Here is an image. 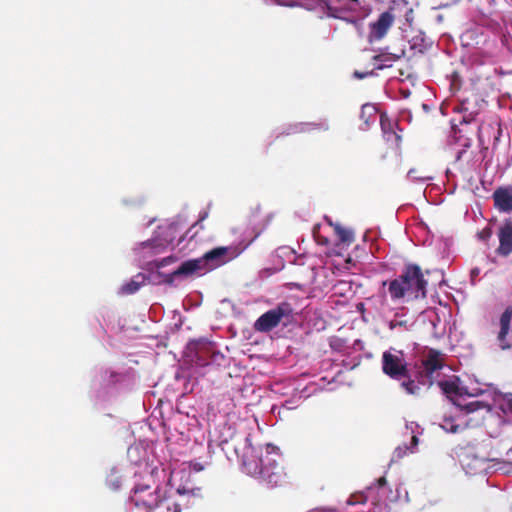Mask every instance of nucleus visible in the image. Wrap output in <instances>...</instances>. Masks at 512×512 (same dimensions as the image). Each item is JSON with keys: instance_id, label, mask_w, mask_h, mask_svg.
Masks as SVG:
<instances>
[{"instance_id": "obj_19", "label": "nucleus", "mask_w": 512, "mask_h": 512, "mask_svg": "<svg viewBox=\"0 0 512 512\" xmlns=\"http://www.w3.org/2000/svg\"><path fill=\"white\" fill-rule=\"evenodd\" d=\"M313 129L327 131L329 129V125L326 121H321L319 123H297L294 125H290L289 128L283 133L289 135L294 133L306 132Z\"/></svg>"}, {"instance_id": "obj_34", "label": "nucleus", "mask_w": 512, "mask_h": 512, "mask_svg": "<svg viewBox=\"0 0 512 512\" xmlns=\"http://www.w3.org/2000/svg\"><path fill=\"white\" fill-rule=\"evenodd\" d=\"M361 502H363L362 496H351L347 501V503L350 505H355V504L361 503Z\"/></svg>"}, {"instance_id": "obj_26", "label": "nucleus", "mask_w": 512, "mask_h": 512, "mask_svg": "<svg viewBox=\"0 0 512 512\" xmlns=\"http://www.w3.org/2000/svg\"><path fill=\"white\" fill-rule=\"evenodd\" d=\"M107 485L114 491L121 487V476L118 474V470L116 468H113L108 475Z\"/></svg>"}, {"instance_id": "obj_11", "label": "nucleus", "mask_w": 512, "mask_h": 512, "mask_svg": "<svg viewBox=\"0 0 512 512\" xmlns=\"http://www.w3.org/2000/svg\"><path fill=\"white\" fill-rule=\"evenodd\" d=\"M420 320L426 326V329L436 338L442 337L446 333L447 323L442 320L439 313L434 309L426 310L420 317Z\"/></svg>"}, {"instance_id": "obj_22", "label": "nucleus", "mask_w": 512, "mask_h": 512, "mask_svg": "<svg viewBox=\"0 0 512 512\" xmlns=\"http://www.w3.org/2000/svg\"><path fill=\"white\" fill-rule=\"evenodd\" d=\"M391 13H402L404 14L405 20L408 24L413 21V9L409 5L407 0H393L389 7Z\"/></svg>"}, {"instance_id": "obj_36", "label": "nucleus", "mask_w": 512, "mask_h": 512, "mask_svg": "<svg viewBox=\"0 0 512 512\" xmlns=\"http://www.w3.org/2000/svg\"><path fill=\"white\" fill-rule=\"evenodd\" d=\"M385 483H386L385 478H380V479H379V484H380V485H384Z\"/></svg>"}, {"instance_id": "obj_38", "label": "nucleus", "mask_w": 512, "mask_h": 512, "mask_svg": "<svg viewBox=\"0 0 512 512\" xmlns=\"http://www.w3.org/2000/svg\"><path fill=\"white\" fill-rule=\"evenodd\" d=\"M472 273H473L474 275H477L478 270H473V271H472Z\"/></svg>"}, {"instance_id": "obj_9", "label": "nucleus", "mask_w": 512, "mask_h": 512, "mask_svg": "<svg viewBox=\"0 0 512 512\" xmlns=\"http://www.w3.org/2000/svg\"><path fill=\"white\" fill-rule=\"evenodd\" d=\"M395 17L396 14L391 13L390 9L382 12L377 20L369 24L368 41L373 43L383 39L392 27Z\"/></svg>"}, {"instance_id": "obj_10", "label": "nucleus", "mask_w": 512, "mask_h": 512, "mask_svg": "<svg viewBox=\"0 0 512 512\" xmlns=\"http://www.w3.org/2000/svg\"><path fill=\"white\" fill-rule=\"evenodd\" d=\"M460 463L466 474L476 475L486 471V459L477 456L472 450L467 449L460 455Z\"/></svg>"}, {"instance_id": "obj_4", "label": "nucleus", "mask_w": 512, "mask_h": 512, "mask_svg": "<svg viewBox=\"0 0 512 512\" xmlns=\"http://www.w3.org/2000/svg\"><path fill=\"white\" fill-rule=\"evenodd\" d=\"M247 246L248 244L242 247L227 246L214 248L205 253L202 257L186 260L176 269H173L168 273H162V282L172 284L177 279L190 276H202L236 258L247 248Z\"/></svg>"}, {"instance_id": "obj_33", "label": "nucleus", "mask_w": 512, "mask_h": 512, "mask_svg": "<svg viewBox=\"0 0 512 512\" xmlns=\"http://www.w3.org/2000/svg\"><path fill=\"white\" fill-rule=\"evenodd\" d=\"M372 75H374V72H373V71L365 72V73H361V72H359V71H355V72H354V77H355V78H358V79H364V78H366V77H368V76H372Z\"/></svg>"}, {"instance_id": "obj_7", "label": "nucleus", "mask_w": 512, "mask_h": 512, "mask_svg": "<svg viewBox=\"0 0 512 512\" xmlns=\"http://www.w3.org/2000/svg\"><path fill=\"white\" fill-rule=\"evenodd\" d=\"M186 357L195 366L205 367L218 363L223 355L216 351L214 344L207 340L190 341L186 346Z\"/></svg>"}, {"instance_id": "obj_42", "label": "nucleus", "mask_w": 512, "mask_h": 512, "mask_svg": "<svg viewBox=\"0 0 512 512\" xmlns=\"http://www.w3.org/2000/svg\"><path fill=\"white\" fill-rule=\"evenodd\" d=\"M354 2H357V0H353Z\"/></svg>"}, {"instance_id": "obj_32", "label": "nucleus", "mask_w": 512, "mask_h": 512, "mask_svg": "<svg viewBox=\"0 0 512 512\" xmlns=\"http://www.w3.org/2000/svg\"><path fill=\"white\" fill-rule=\"evenodd\" d=\"M415 173H416V171L414 169H410L408 172V177L414 181H421V182H426L428 180H432V177H414Z\"/></svg>"}, {"instance_id": "obj_1", "label": "nucleus", "mask_w": 512, "mask_h": 512, "mask_svg": "<svg viewBox=\"0 0 512 512\" xmlns=\"http://www.w3.org/2000/svg\"><path fill=\"white\" fill-rule=\"evenodd\" d=\"M444 355L436 350H429L427 355L413 367L405 359L404 353L400 350L390 348L383 352L382 370L390 378L402 381L401 387L407 394H419L422 388H428L437 383L442 392L450 398L453 403L466 413L475 412L480 409L490 410V404L486 401L471 400L484 393L478 383L465 386L456 376L442 377Z\"/></svg>"}, {"instance_id": "obj_6", "label": "nucleus", "mask_w": 512, "mask_h": 512, "mask_svg": "<svg viewBox=\"0 0 512 512\" xmlns=\"http://www.w3.org/2000/svg\"><path fill=\"white\" fill-rule=\"evenodd\" d=\"M183 228L184 225L179 220L167 221L157 227L152 239L140 243V247L142 250H149L151 255L161 253L174 242Z\"/></svg>"}, {"instance_id": "obj_28", "label": "nucleus", "mask_w": 512, "mask_h": 512, "mask_svg": "<svg viewBox=\"0 0 512 512\" xmlns=\"http://www.w3.org/2000/svg\"><path fill=\"white\" fill-rule=\"evenodd\" d=\"M177 260H178V258L176 256L171 255V256L161 259L160 261H154L153 265L155 266L156 269L160 270V269L164 268L165 266L176 262Z\"/></svg>"}, {"instance_id": "obj_25", "label": "nucleus", "mask_w": 512, "mask_h": 512, "mask_svg": "<svg viewBox=\"0 0 512 512\" xmlns=\"http://www.w3.org/2000/svg\"><path fill=\"white\" fill-rule=\"evenodd\" d=\"M402 317H403L402 312H401V314H400V312H396L393 319H389L387 316L384 315V321L390 330H395L398 328L406 330L408 327V321L403 319Z\"/></svg>"}, {"instance_id": "obj_8", "label": "nucleus", "mask_w": 512, "mask_h": 512, "mask_svg": "<svg viewBox=\"0 0 512 512\" xmlns=\"http://www.w3.org/2000/svg\"><path fill=\"white\" fill-rule=\"evenodd\" d=\"M293 309L287 302L278 304L275 308L262 314L254 323V329L258 332H269L280 323L284 325L290 321Z\"/></svg>"}, {"instance_id": "obj_15", "label": "nucleus", "mask_w": 512, "mask_h": 512, "mask_svg": "<svg viewBox=\"0 0 512 512\" xmlns=\"http://www.w3.org/2000/svg\"><path fill=\"white\" fill-rule=\"evenodd\" d=\"M380 126L387 142H392L395 145L400 143L401 136L394 130L397 127V123L392 121L385 113L380 115Z\"/></svg>"}, {"instance_id": "obj_5", "label": "nucleus", "mask_w": 512, "mask_h": 512, "mask_svg": "<svg viewBox=\"0 0 512 512\" xmlns=\"http://www.w3.org/2000/svg\"><path fill=\"white\" fill-rule=\"evenodd\" d=\"M386 285L393 301H410L426 297L427 280L416 264L406 265L398 277L391 281H383L382 286Z\"/></svg>"}, {"instance_id": "obj_13", "label": "nucleus", "mask_w": 512, "mask_h": 512, "mask_svg": "<svg viewBox=\"0 0 512 512\" xmlns=\"http://www.w3.org/2000/svg\"><path fill=\"white\" fill-rule=\"evenodd\" d=\"M406 428L411 430V443L410 445L405 444L398 446L393 452L392 461L399 460L408 453H414L416 451V447L418 445V434L420 433L418 431L419 426L416 423L411 422L410 424H407Z\"/></svg>"}, {"instance_id": "obj_14", "label": "nucleus", "mask_w": 512, "mask_h": 512, "mask_svg": "<svg viewBox=\"0 0 512 512\" xmlns=\"http://www.w3.org/2000/svg\"><path fill=\"white\" fill-rule=\"evenodd\" d=\"M512 320V307H507L504 312L501 314L499 319L500 331L498 333V341L499 345L502 349H507L510 347V344L506 341V337L510 331Z\"/></svg>"}, {"instance_id": "obj_39", "label": "nucleus", "mask_w": 512, "mask_h": 512, "mask_svg": "<svg viewBox=\"0 0 512 512\" xmlns=\"http://www.w3.org/2000/svg\"><path fill=\"white\" fill-rule=\"evenodd\" d=\"M308 512H319V510H317V509H313V510H310V511H308Z\"/></svg>"}, {"instance_id": "obj_41", "label": "nucleus", "mask_w": 512, "mask_h": 512, "mask_svg": "<svg viewBox=\"0 0 512 512\" xmlns=\"http://www.w3.org/2000/svg\"><path fill=\"white\" fill-rule=\"evenodd\" d=\"M489 2H493V0H489Z\"/></svg>"}, {"instance_id": "obj_18", "label": "nucleus", "mask_w": 512, "mask_h": 512, "mask_svg": "<svg viewBox=\"0 0 512 512\" xmlns=\"http://www.w3.org/2000/svg\"><path fill=\"white\" fill-rule=\"evenodd\" d=\"M119 375L109 369H101L93 379L95 389L107 388L118 381Z\"/></svg>"}, {"instance_id": "obj_3", "label": "nucleus", "mask_w": 512, "mask_h": 512, "mask_svg": "<svg viewBox=\"0 0 512 512\" xmlns=\"http://www.w3.org/2000/svg\"><path fill=\"white\" fill-rule=\"evenodd\" d=\"M153 472L146 471L143 481L135 482L131 502L149 512H181V507L188 506L190 497L195 495V489L189 482V472L172 469L165 488L156 487L151 491Z\"/></svg>"}, {"instance_id": "obj_12", "label": "nucleus", "mask_w": 512, "mask_h": 512, "mask_svg": "<svg viewBox=\"0 0 512 512\" xmlns=\"http://www.w3.org/2000/svg\"><path fill=\"white\" fill-rule=\"evenodd\" d=\"M498 255L507 257L512 253V220H506L498 230Z\"/></svg>"}, {"instance_id": "obj_30", "label": "nucleus", "mask_w": 512, "mask_h": 512, "mask_svg": "<svg viewBox=\"0 0 512 512\" xmlns=\"http://www.w3.org/2000/svg\"><path fill=\"white\" fill-rule=\"evenodd\" d=\"M336 231H337V234L339 235L341 241H343V242L351 241L353 238L352 233L350 231L345 230V229L341 228L340 226L336 227Z\"/></svg>"}, {"instance_id": "obj_31", "label": "nucleus", "mask_w": 512, "mask_h": 512, "mask_svg": "<svg viewBox=\"0 0 512 512\" xmlns=\"http://www.w3.org/2000/svg\"><path fill=\"white\" fill-rule=\"evenodd\" d=\"M492 236V229L490 227H485L478 233V238L481 241H487Z\"/></svg>"}, {"instance_id": "obj_21", "label": "nucleus", "mask_w": 512, "mask_h": 512, "mask_svg": "<svg viewBox=\"0 0 512 512\" xmlns=\"http://www.w3.org/2000/svg\"><path fill=\"white\" fill-rule=\"evenodd\" d=\"M403 52L401 54H393L388 52H382L373 57L375 68L378 70H382L384 68L391 67L394 62L401 58Z\"/></svg>"}, {"instance_id": "obj_23", "label": "nucleus", "mask_w": 512, "mask_h": 512, "mask_svg": "<svg viewBox=\"0 0 512 512\" xmlns=\"http://www.w3.org/2000/svg\"><path fill=\"white\" fill-rule=\"evenodd\" d=\"M360 118L364 122V126L360 128L362 130H368L370 125L375 123L377 118V108L375 105L367 103L364 104L361 108Z\"/></svg>"}, {"instance_id": "obj_16", "label": "nucleus", "mask_w": 512, "mask_h": 512, "mask_svg": "<svg viewBox=\"0 0 512 512\" xmlns=\"http://www.w3.org/2000/svg\"><path fill=\"white\" fill-rule=\"evenodd\" d=\"M495 206L501 212L512 211V189L499 188L493 193Z\"/></svg>"}, {"instance_id": "obj_35", "label": "nucleus", "mask_w": 512, "mask_h": 512, "mask_svg": "<svg viewBox=\"0 0 512 512\" xmlns=\"http://www.w3.org/2000/svg\"><path fill=\"white\" fill-rule=\"evenodd\" d=\"M138 449V447H133L131 446L129 449H128V455L131 456V454L136 451Z\"/></svg>"}, {"instance_id": "obj_2", "label": "nucleus", "mask_w": 512, "mask_h": 512, "mask_svg": "<svg viewBox=\"0 0 512 512\" xmlns=\"http://www.w3.org/2000/svg\"><path fill=\"white\" fill-rule=\"evenodd\" d=\"M219 446L228 455L231 451L241 461L243 472L259 479L268 486H276L282 479L281 458L278 447L272 444L253 446L250 435L230 424L218 430Z\"/></svg>"}, {"instance_id": "obj_20", "label": "nucleus", "mask_w": 512, "mask_h": 512, "mask_svg": "<svg viewBox=\"0 0 512 512\" xmlns=\"http://www.w3.org/2000/svg\"><path fill=\"white\" fill-rule=\"evenodd\" d=\"M146 282V277L144 274L139 273L132 277L128 282L124 283L120 289L119 293L122 295H131L136 293Z\"/></svg>"}, {"instance_id": "obj_24", "label": "nucleus", "mask_w": 512, "mask_h": 512, "mask_svg": "<svg viewBox=\"0 0 512 512\" xmlns=\"http://www.w3.org/2000/svg\"><path fill=\"white\" fill-rule=\"evenodd\" d=\"M430 45L431 42L426 38L423 32H418L410 40L411 49L419 53H423L430 47Z\"/></svg>"}, {"instance_id": "obj_29", "label": "nucleus", "mask_w": 512, "mask_h": 512, "mask_svg": "<svg viewBox=\"0 0 512 512\" xmlns=\"http://www.w3.org/2000/svg\"><path fill=\"white\" fill-rule=\"evenodd\" d=\"M500 406L504 413H512V393H508L504 396Z\"/></svg>"}, {"instance_id": "obj_27", "label": "nucleus", "mask_w": 512, "mask_h": 512, "mask_svg": "<svg viewBox=\"0 0 512 512\" xmlns=\"http://www.w3.org/2000/svg\"><path fill=\"white\" fill-rule=\"evenodd\" d=\"M206 464H203L199 461H192L189 463V468H186V467H177L176 469H185L187 470L189 473H190V469H192L193 471L195 472H200L202 470H204ZM189 482H190V485L195 489V495L196 496L199 492H200V489L199 488H195L191 482V480L189 479Z\"/></svg>"}, {"instance_id": "obj_17", "label": "nucleus", "mask_w": 512, "mask_h": 512, "mask_svg": "<svg viewBox=\"0 0 512 512\" xmlns=\"http://www.w3.org/2000/svg\"><path fill=\"white\" fill-rule=\"evenodd\" d=\"M467 426V421L463 416H447L443 417L440 427L448 433H458L464 430Z\"/></svg>"}, {"instance_id": "obj_40", "label": "nucleus", "mask_w": 512, "mask_h": 512, "mask_svg": "<svg viewBox=\"0 0 512 512\" xmlns=\"http://www.w3.org/2000/svg\"><path fill=\"white\" fill-rule=\"evenodd\" d=\"M205 217H207L206 213L201 217V220H203Z\"/></svg>"}, {"instance_id": "obj_37", "label": "nucleus", "mask_w": 512, "mask_h": 512, "mask_svg": "<svg viewBox=\"0 0 512 512\" xmlns=\"http://www.w3.org/2000/svg\"><path fill=\"white\" fill-rule=\"evenodd\" d=\"M461 154H462V152H458V153H457V157H456V159H457V160H458V159H460Z\"/></svg>"}]
</instances>
